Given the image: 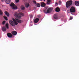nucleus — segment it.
Returning a JSON list of instances; mask_svg holds the SVG:
<instances>
[{
  "instance_id": "f257e3e1",
  "label": "nucleus",
  "mask_w": 79,
  "mask_h": 79,
  "mask_svg": "<svg viewBox=\"0 0 79 79\" xmlns=\"http://www.w3.org/2000/svg\"><path fill=\"white\" fill-rule=\"evenodd\" d=\"M13 21L10 20L9 22L10 24L12 26H15V25H18V22L19 23H22V20L19 19H13Z\"/></svg>"
},
{
  "instance_id": "f03ea898",
  "label": "nucleus",
  "mask_w": 79,
  "mask_h": 79,
  "mask_svg": "<svg viewBox=\"0 0 79 79\" xmlns=\"http://www.w3.org/2000/svg\"><path fill=\"white\" fill-rule=\"evenodd\" d=\"M73 4V1L72 0H70L66 2V6L67 8H68L71 5Z\"/></svg>"
},
{
  "instance_id": "7ed1b4c3",
  "label": "nucleus",
  "mask_w": 79,
  "mask_h": 79,
  "mask_svg": "<svg viewBox=\"0 0 79 79\" xmlns=\"http://www.w3.org/2000/svg\"><path fill=\"white\" fill-rule=\"evenodd\" d=\"M10 6L12 7V8L14 10H16L18 8L17 6H16V5L13 2L10 4Z\"/></svg>"
},
{
  "instance_id": "20e7f679",
  "label": "nucleus",
  "mask_w": 79,
  "mask_h": 79,
  "mask_svg": "<svg viewBox=\"0 0 79 79\" xmlns=\"http://www.w3.org/2000/svg\"><path fill=\"white\" fill-rule=\"evenodd\" d=\"M21 15H22V16H24V14L22 13H21L19 14H16L15 15V16L17 18H18L19 19H20L21 18Z\"/></svg>"
},
{
  "instance_id": "39448f33",
  "label": "nucleus",
  "mask_w": 79,
  "mask_h": 79,
  "mask_svg": "<svg viewBox=\"0 0 79 79\" xmlns=\"http://www.w3.org/2000/svg\"><path fill=\"white\" fill-rule=\"evenodd\" d=\"M70 13H74L76 12V9L73 6H72L70 9Z\"/></svg>"
},
{
  "instance_id": "423d86ee",
  "label": "nucleus",
  "mask_w": 79,
  "mask_h": 79,
  "mask_svg": "<svg viewBox=\"0 0 79 79\" xmlns=\"http://www.w3.org/2000/svg\"><path fill=\"white\" fill-rule=\"evenodd\" d=\"M51 11H52V9L50 8L48 9L47 10V12H45V10H44V12L45 13H51Z\"/></svg>"
},
{
  "instance_id": "0eeeda50",
  "label": "nucleus",
  "mask_w": 79,
  "mask_h": 79,
  "mask_svg": "<svg viewBox=\"0 0 79 79\" xmlns=\"http://www.w3.org/2000/svg\"><path fill=\"white\" fill-rule=\"evenodd\" d=\"M7 35L8 37H9L10 38H11V37H13V35H12V34L10 33H8Z\"/></svg>"
},
{
  "instance_id": "6e6552de",
  "label": "nucleus",
  "mask_w": 79,
  "mask_h": 79,
  "mask_svg": "<svg viewBox=\"0 0 79 79\" xmlns=\"http://www.w3.org/2000/svg\"><path fill=\"white\" fill-rule=\"evenodd\" d=\"M75 4L76 6H79V1H76L75 2Z\"/></svg>"
},
{
  "instance_id": "1a4fd4ad",
  "label": "nucleus",
  "mask_w": 79,
  "mask_h": 79,
  "mask_svg": "<svg viewBox=\"0 0 79 79\" xmlns=\"http://www.w3.org/2000/svg\"><path fill=\"white\" fill-rule=\"evenodd\" d=\"M5 2L7 4H10L11 2V0H5Z\"/></svg>"
},
{
  "instance_id": "9d476101",
  "label": "nucleus",
  "mask_w": 79,
  "mask_h": 79,
  "mask_svg": "<svg viewBox=\"0 0 79 79\" xmlns=\"http://www.w3.org/2000/svg\"><path fill=\"white\" fill-rule=\"evenodd\" d=\"M12 34L13 35H16L17 34V32L16 31H14L12 32Z\"/></svg>"
},
{
  "instance_id": "9b49d317",
  "label": "nucleus",
  "mask_w": 79,
  "mask_h": 79,
  "mask_svg": "<svg viewBox=\"0 0 79 79\" xmlns=\"http://www.w3.org/2000/svg\"><path fill=\"white\" fill-rule=\"evenodd\" d=\"M55 11L56 12H60V9L59 7H57L56 8Z\"/></svg>"
},
{
  "instance_id": "f8f14e48",
  "label": "nucleus",
  "mask_w": 79,
  "mask_h": 79,
  "mask_svg": "<svg viewBox=\"0 0 79 79\" xmlns=\"http://www.w3.org/2000/svg\"><path fill=\"white\" fill-rule=\"evenodd\" d=\"M39 18H36L35 20H34V23H37L39 22Z\"/></svg>"
},
{
  "instance_id": "ddd939ff",
  "label": "nucleus",
  "mask_w": 79,
  "mask_h": 79,
  "mask_svg": "<svg viewBox=\"0 0 79 79\" xmlns=\"http://www.w3.org/2000/svg\"><path fill=\"white\" fill-rule=\"evenodd\" d=\"M42 7H45V4L44 2H42L41 3Z\"/></svg>"
},
{
  "instance_id": "4468645a",
  "label": "nucleus",
  "mask_w": 79,
  "mask_h": 79,
  "mask_svg": "<svg viewBox=\"0 0 79 79\" xmlns=\"http://www.w3.org/2000/svg\"><path fill=\"white\" fill-rule=\"evenodd\" d=\"M5 14L7 16H8V17L10 16V14H9V13L7 11H6L5 12Z\"/></svg>"
},
{
  "instance_id": "2eb2a0df",
  "label": "nucleus",
  "mask_w": 79,
  "mask_h": 79,
  "mask_svg": "<svg viewBox=\"0 0 79 79\" xmlns=\"http://www.w3.org/2000/svg\"><path fill=\"white\" fill-rule=\"evenodd\" d=\"M2 30L3 31H6V28L5 27H3L2 28Z\"/></svg>"
},
{
  "instance_id": "dca6fc26",
  "label": "nucleus",
  "mask_w": 79,
  "mask_h": 79,
  "mask_svg": "<svg viewBox=\"0 0 79 79\" xmlns=\"http://www.w3.org/2000/svg\"><path fill=\"white\" fill-rule=\"evenodd\" d=\"M21 8L22 10H24V9H25V7L24 6H21Z\"/></svg>"
},
{
  "instance_id": "f3484780",
  "label": "nucleus",
  "mask_w": 79,
  "mask_h": 79,
  "mask_svg": "<svg viewBox=\"0 0 79 79\" xmlns=\"http://www.w3.org/2000/svg\"><path fill=\"white\" fill-rule=\"evenodd\" d=\"M54 18L55 19H58V18L56 15H54Z\"/></svg>"
},
{
  "instance_id": "a211bd4d",
  "label": "nucleus",
  "mask_w": 79,
  "mask_h": 79,
  "mask_svg": "<svg viewBox=\"0 0 79 79\" xmlns=\"http://www.w3.org/2000/svg\"><path fill=\"white\" fill-rule=\"evenodd\" d=\"M47 5H50V2H51V0H47Z\"/></svg>"
},
{
  "instance_id": "6ab92c4d",
  "label": "nucleus",
  "mask_w": 79,
  "mask_h": 79,
  "mask_svg": "<svg viewBox=\"0 0 79 79\" xmlns=\"http://www.w3.org/2000/svg\"><path fill=\"white\" fill-rule=\"evenodd\" d=\"M25 6L26 8H28L29 6V3H26L25 4Z\"/></svg>"
},
{
  "instance_id": "aec40b11",
  "label": "nucleus",
  "mask_w": 79,
  "mask_h": 79,
  "mask_svg": "<svg viewBox=\"0 0 79 79\" xmlns=\"http://www.w3.org/2000/svg\"><path fill=\"white\" fill-rule=\"evenodd\" d=\"M4 18L6 20V21H8V18H7V17L5 16H3Z\"/></svg>"
},
{
  "instance_id": "412c9836",
  "label": "nucleus",
  "mask_w": 79,
  "mask_h": 79,
  "mask_svg": "<svg viewBox=\"0 0 79 79\" xmlns=\"http://www.w3.org/2000/svg\"><path fill=\"white\" fill-rule=\"evenodd\" d=\"M8 23H6V28H7V29H9V27H8Z\"/></svg>"
},
{
  "instance_id": "4be33fe9",
  "label": "nucleus",
  "mask_w": 79,
  "mask_h": 79,
  "mask_svg": "<svg viewBox=\"0 0 79 79\" xmlns=\"http://www.w3.org/2000/svg\"><path fill=\"white\" fill-rule=\"evenodd\" d=\"M36 6H37V7H40V4H39V3H37L36 5Z\"/></svg>"
},
{
  "instance_id": "5701e85b",
  "label": "nucleus",
  "mask_w": 79,
  "mask_h": 79,
  "mask_svg": "<svg viewBox=\"0 0 79 79\" xmlns=\"http://www.w3.org/2000/svg\"><path fill=\"white\" fill-rule=\"evenodd\" d=\"M33 2L34 3V4H35V5H36L37 4L36 1H35V0L33 1Z\"/></svg>"
},
{
  "instance_id": "b1692460",
  "label": "nucleus",
  "mask_w": 79,
  "mask_h": 79,
  "mask_svg": "<svg viewBox=\"0 0 79 79\" xmlns=\"http://www.w3.org/2000/svg\"><path fill=\"white\" fill-rule=\"evenodd\" d=\"M2 14L3 12H2V11L0 10V15H2Z\"/></svg>"
},
{
  "instance_id": "393cba45",
  "label": "nucleus",
  "mask_w": 79,
  "mask_h": 79,
  "mask_svg": "<svg viewBox=\"0 0 79 79\" xmlns=\"http://www.w3.org/2000/svg\"><path fill=\"white\" fill-rule=\"evenodd\" d=\"M16 3H18L19 2V0H15Z\"/></svg>"
},
{
  "instance_id": "a878e982",
  "label": "nucleus",
  "mask_w": 79,
  "mask_h": 79,
  "mask_svg": "<svg viewBox=\"0 0 79 79\" xmlns=\"http://www.w3.org/2000/svg\"><path fill=\"white\" fill-rule=\"evenodd\" d=\"M2 24H5V21H3L2 23Z\"/></svg>"
},
{
  "instance_id": "bb28decb",
  "label": "nucleus",
  "mask_w": 79,
  "mask_h": 79,
  "mask_svg": "<svg viewBox=\"0 0 79 79\" xmlns=\"http://www.w3.org/2000/svg\"><path fill=\"white\" fill-rule=\"evenodd\" d=\"M70 20H71V19H73V17H70Z\"/></svg>"
},
{
  "instance_id": "cd10ccee",
  "label": "nucleus",
  "mask_w": 79,
  "mask_h": 79,
  "mask_svg": "<svg viewBox=\"0 0 79 79\" xmlns=\"http://www.w3.org/2000/svg\"><path fill=\"white\" fill-rule=\"evenodd\" d=\"M32 17H33V16L32 15H30V18H32Z\"/></svg>"
},
{
  "instance_id": "c85d7f7f",
  "label": "nucleus",
  "mask_w": 79,
  "mask_h": 79,
  "mask_svg": "<svg viewBox=\"0 0 79 79\" xmlns=\"http://www.w3.org/2000/svg\"><path fill=\"white\" fill-rule=\"evenodd\" d=\"M4 1H5V0H1L2 2H3Z\"/></svg>"
},
{
  "instance_id": "c756f323",
  "label": "nucleus",
  "mask_w": 79,
  "mask_h": 79,
  "mask_svg": "<svg viewBox=\"0 0 79 79\" xmlns=\"http://www.w3.org/2000/svg\"><path fill=\"white\" fill-rule=\"evenodd\" d=\"M59 3H60V4L61 3V2L60 1H59Z\"/></svg>"
},
{
  "instance_id": "7c9ffc66",
  "label": "nucleus",
  "mask_w": 79,
  "mask_h": 79,
  "mask_svg": "<svg viewBox=\"0 0 79 79\" xmlns=\"http://www.w3.org/2000/svg\"><path fill=\"white\" fill-rule=\"evenodd\" d=\"M56 5H58V3H57L56 2Z\"/></svg>"
},
{
  "instance_id": "2f4dec72",
  "label": "nucleus",
  "mask_w": 79,
  "mask_h": 79,
  "mask_svg": "<svg viewBox=\"0 0 79 79\" xmlns=\"http://www.w3.org/2000/svg\"><path fill=\"white\" fill-rule=\"evenodd\" d=\"M44 1H45V0H44Z\"/></svg>"
}]
</instances>
